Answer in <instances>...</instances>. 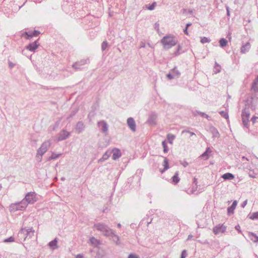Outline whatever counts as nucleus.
I'll return each mask as SVG.
<instances>
[{
  "label": "nucleus",
  "instance_id": "6",
  "mask_svg": "<svg viewBox=\"0 0 258 258\" xmlns=\"http://www.w3.org/2000/svg\"><path fill=\"white\" fill-rule=\"evenodd\" d=\"M50 146L49 142L44 143L39 148L38 152L41 155L43 154L47 150L48 147Z\"/></svg>",
  "mask_w": 258,
  "mask_h": 258
},
{
  "label": "nucleus",
  "instance_id": "8",
  "mask_svg": "<svg viewBox=\"0 0 258 258\" xmlns=\"http://www.w3.org/2000/svg\"><path fill=\"white\" fill-rule=\"evenodd\" d=\"M112 153V158L113 160H116L117 159L119 158L121 155L120 150L118 149H113Z\"/></svg>",
  "mask_w": 258,
  "mask_h": 258
},
{
  "label": "nucleus",
  "instance_id": "10",
  "mask_svg": "<svg viewBox=\"0 0 258 258\" xmlns=\"http://www.w3.org/2000/svg\"><path fill=\"white\" fill-rule=\"evenodd\" d=\"M237 205V202L236 201H234L231 206L228 208L227 212L228 214H232L234 213V210L235 209Z\"/></svg>",
  "mask_w": 258,
  "mask_h": 258
},
{
  "label": "nucleus",
  "instance_id": "45",
  "mask_svg": "<svg viewBox=\"0 0 258 258\" xmlns=\"http://www.w3.org/2000/svg\"><path fill=\"white\" fill-rule=\"evenodd\" d=\"M247 203V201H245L244 203V205H245Z\"/></svg>",
  "mask_w": 258,
  "mask_h": 258
},
{
  "label": "nucleus",
  "instance_id": "32",
  "mask_svg": "<svg viewBox=\"0 0 258 258\" xmlns=\"http://www.w3.org/2000/svg\"><path fill=\"white\" fill-rule=\"evenodd\" d=\"M90 241L93 244H98V241H97V239H96L95 238H91L90 239Z\"/></svg>",
  "mask_w": 258,
  "mask_h": 258
},
{
  "label": "nucleus",
  "instance_id": "30",
  "mask_svg": "<svg viewBox=\"0 0 258 258\" xmlns=\"http://www.w3.org/2000/svg\"><path fill=\"white\" fill-rule=\"evenodd\" d=\"M14 238L13 237H10L9 238L6 239L4 240L5 242H14Z\"/></svg>",
  "mask_w": 258,
  "mask_h": 258
},
{
  "label": "nucleus",
  "instance_id": "19",
  "mask_svg": "<svg viewBox=\"0 0 258 258\" xmlns=\"http://www.w3.org/2000/svg\"><path fill=\"white\" fill-rule=\"evenodd\" d=\"M95 227L101 231H104L105 230V226L102 224H97L95 225Z\"/></svg>",
  "mask_w": 258,
  "mask_h": 258
},
{
  "label": "nucleus",
  "instance_id": "29",
  "mask_svg": "<svg viewBox=\"0 0 258 258\" xmlns=\"http://www.w3.org/2000/svg\"><path fill=\"white\" fill-rule=\"evenodd\" d=\"M20 205H21V208H20V207H18V208H18V209H19V210H22V208H23V209H25V208H26L27 206V204H25V203L24 201H22V202L21 203Z\"/></svg>",
  "mask_w": 258,
  "mask_h": 258
},
{
  "label": "nucleus",
  "instance_id": "3",
  "mask_svg": "<svg viewBox=\"0 0 258 258\" xmlns=\"http://www.w3.org/2000/svg\"><path fill=\"white\" fill-rule=\"evenodd\" d=\"M241 117L244 126L246 127H248L250 117L249 112L246 109H244L242 113Z\"/></svg>",
  "mask_w": 258,
  "mask_h": 258
},
{
  "label": "nucleus",
  "instance_id": "36",
  "mask_svg": "<svg viewBox=\"0 0 258 258\" xmlns=\"http://www.w3.org/2000/svg\"><path fill=\"white\" fill-rule=\"evenodd\" d=\"M59 156V155H53L52 154L50 157H49V159H55V158H58V157Z\"/></svg>",
  "mask_w": 258,
  "mask_h": 258
},
{
  "label": "nucleus",
  "instance_id": "13",
  "mask_svg": "<svg viewBox=\"0 0 258 258\" xmlns=\"http://www.w3.org/2000/svg\"><path fill=\"white\" fill-rule=\"evenodd\" d=\"M163 166H164V169L163 170H161V172L162 173H163V172H164L169 168L168 160L166 158H164V159Z\"/></svg>",
  "mask_w": 258,
  "mask_h": 258
},
{
  "label": "nucleus",
  "instance_id": "15",
  "mask_svg": "<svg viewBox=\"0 0 258 258\" xmlns=\"http://www.w3.org/2000/svg\"><path fill=\"white\" fill-rule=\"evenodd\" d=\"M69 135V133L67 131H62L60 134L59 137H58L59 140H62L65 139Z\"/></svg>",
  "mask_w": 258,
  "mask_h": 258
},
{
  "label": "nucleus",
  "instance_id": "2",
  "mask_svg": "<svg viewBox=\"0 0 258 258\" xmlns=\"http://www.w3.org/2000/svg\"><path fill=\"white\" fill-rule=\"evenodd\" d=\"M25 200L28 204H33L38 200V198L35 192H30L26 195Z\"/></svg>",
  "mask_w": 258,
  "mask_h": 258
},
{
  "label": "nucleus",
  "instance_id": "33",
  "mask_svg": "<svg viewBox=\"0 0 258 258\" xmlns=\"http://www.w3.org/2000/svg\"><path fill=\"white\" fill-rule=\"evenodd\" d=\"M220 114L222 116H223L225 118H228V115L226 112H225L224 111H222L220 112Z\"/></svg>",
  "mask_w": 258,
  "mask_h": 258
},
{
  "label": "nucleus",
  "instance_id": "42",
  "mask_svg": "<svg viewBox=\"0 0 258 258\" xmlns=\"http://www.w3.org/2000/svg\"><path fill=\"white\" fill-rule=\"evenodd\" d=\"M167 77H168L170 79H172V77H171V76L170 74L168 75H167Z\"/></svg>",
  "mask_w": 258,
  "mask_h": 258
},
{
  "label": "nucleus",
  "instance_id": "1",
  "mask_svg": "<svg viewBox=\"0 0 258 258\" xmlns=\"http://www.w3.org/2000/svg\"><path fill=\"white\" fill-rule=\"evenodd\" d=\"M161 42L165 49H169L175 46L177 41L174 35L170 34L164 36L161 39Z\"/></svg>",
  "mask_w": 258,
  "mask_h": 258
},
{
  "label": "nucleus",
  "instance_id": "46",
  "mask_svg": "<svg viewBox=\"0 0 258 258\" xmlns=\"http://www.w3.org/2000/svg\"><path fill=\"white\" fill-rule=\"evenodd\" d=\"M120 226H121V225H120V224H118V227H120Z\"/></svg>",
  "mask_w": 258,
  "mask_h": 258
},
{
  "label": "nucleus",
  "instance_id": "4",
  "mask_svg": "<svg viewBox=\"0 0 258 258\" xmlns=\"http://www.w3.org/2000/svg\"><path fill=\"white\" fill-rule=\"evenodd\" d=\"M226 227L223 225H218L213 228V231L215 234L217 235L225 231Z\"/></svg>",
  "mask_w": 258,
  "mask_h": 258
},
{
  "label": "nucleus",
  "instance_id": "44",
  "mask_svg": "<svg viewBox=\"0 0 258 258\" xmlns=\"http://www.w3.org/2000/svg\"><path fill=\"white\" fill-rule=\"evenodd\" d=\"M77 258H82V256H81V255H78L77 256Z\"/></svg>",
  "mask_w": 258,
  "mask_h": 258
},
{
  "label": "nucleus",
  "instance_id": "20",
  "mask_svg": "<svg viewBox=\"0 0 258 258\" xmlns=\"http://www.w3.org/2000/svg\"><path fill=\"white\" fill-rule=\"evenodd\" d=\"M57 240L54 239V240H52L49 243V245L52 249H54L57 247Z\"/></svg>",
  "mask_w": 258,
  "mask_h": 258
},
{
  "label": "nucleus",
  "instance_id": "26",
  "mask_svg": "<svg viewBox=\"0 0 258 258\" xmlns=\"http://www.w3.org/2000/svg\"><path fill=\"white\" fill-rule=\"evenodd\" d=\"M183 134H185L187 137H190L192 136H196V134L192 132L189 131H183Z\"/></svg>",
  "mask_w": 258,
  "mask_h": 258
},
{
  "label": "nucleus",
  "instance_id": "24",
  "mask_svg": "<svg viewBox=\"0 0 258 258\" xmlns=\"http://www.w3.org/2000/svg\"><path fill=\"white\" fill-rule=\"evenodd\" d=\"M220 45L221 47H224L227 44V41L224 38H222L219 41Z\"/></svg>",
  "mask_w": 258,
  "mask_h": 258
},
{
  "label": "nucleus",
  "instance_id": "14",
  "mask_svg": "<svg viewBox=\"0 0 258 258\" xmlns=\"http://www.w3.org/2000/svg\"><path fill=\"white\" fill-rule=\"evenodd\" d=\"M40 34V32L37 30H34L33 32H26V34L27 36V38H31L33 36H37Z\"/></svg>",
  "mask_w": 258,
  "mask_h": 258
},
{
  "label": "nucleus",
  "instance_id": "47",
  "mask_svg": "<svg viewBox=\"0 0 258 258\" xmlns=\"http://www.w3.org/2000/svg\"><path fill=\"white\" fill-rule=\"evenodd\" d=\"M228 15H229V12L228 11Z\"/></svg>",
  "mask_w": 258,
  "mask_h": 258
},
{
  "label": "nucleus",
  "instance_id": "16",
  "mask_svg": "<svg viewBox=\"0 0 258 258\" xmlns=\"http://www.w3.org/2000/svg\"><path fill=\"white\" fill-rule=\"evenodd\" d=\"M252 90L255 92L258 91V76L255 78L253 83Z\"/></svg>",
  "mask_w": 258,
  "mask_h": 258
},
{
  "label": "nucleus",
  "instance_id": "28",
  "mask_svg": "<svg viewBox=\"0 0 258 258\" xmlns=\"http://www.w3.org/2000/svg\"><path fill=\"white\" fill-rule=\"evenodd\" d=\"M156 6V2H154L151 6H146V8L149 10H152L155 8Z\"/></svg>",
  "mask_w": 258,
  "mask_h": 258
},
{
  "label": "nucleus",
  "instance_id": "43",
  "mask_svg": "<svg viewBox=\"0 0 258 258\" xmlns=\"http://www.w3.org/2000/svg\"><path fill=\"white\" fill-rule=\"evenodd\" d=\"M190 25H191L190 23H188V24H186V27L188 28Z\"/></svg>",
  "mask_w": 258,
  "mask_h": 258
},
{
  "label": "nucleus",
  "instance_id": "11",
  "mask_svg": "<svg viewBox=\"0 0 258 258\" xmlns=\"http://www.w3.org/2000/svg\"><path fill=\"white\" fill-rule=\"evenodd\" d=\"M222 177L225 180H232L234 178V176L231 173H226L222 175Z\"/></svg>",
  "mask_w": 258,
  "mask_h": 258
},
{
  "label": "nucleus",
  "instance_id": "23",
  "mask_svg": "<svg viewBox=\"0 0 258 258\" xmlns=\"http://www.w3.org/2000/svg\"><path fill=\"white\" fill-rule=\"evenodd\" d=\"M249 218L250 219H258V212H254L249 215Z\"/></svg>",
  "mask_w": 258,
  "mask_h": 258
},
{
  "label": "nucleus",
  "instance_id": "5",
  "mask_svg": "<svg viewBox=\"0 0 258 258\" xmlns=\"http://www.w3.org/2000/svg\"><path fill=\"white\" fill-rule=\"evenodd\" d=\"M127 124H128V126L130 127V128L133 132H135L136 131V124L134 119L133 118L130 117L129 118H128V119L127 120Z\"/></svg>",
  "mask_w": 258,
  "mask_h": 258
},
{
  "label": "nucleus",
  "instance_id": "27",
  "mask_svg": "<svg viewBox=\"0 0 258 258\" xmlns=\"http://www.w3.org/2000/svg\"><path fill=\"white\" fill-rule=\"evenodd\" d=\"M201 42L202 43H206L210 42V39L207 37H204L201 38Z\"/></svg>",
  "mask_w": 258,
  "mask_h": 258
},
{
  "label": "nucleus",
  "instance_id": "37",
  "mask_svg": "<svg viewBox=\"0 0 258 258\" xmlns=\"http://www.w3.org/2000/svg\"><path fill=\"white\" fill-rule=\"evenodd\" d=\"M128 258H138L136 255L134 254H130Z\"/></svg>",
  "mask_w": 258,
  "mask_h": 258
},
{
  "label": "nucleus",
  "instance_id": "25",
  "mask_svg": "<svg viewBox=\"0 0 258 258\" xmlns=\"http://www.w3.org/2000/svg\"><path fill=\"white\" fill-rule=\"evenodd\" d=\"M162 145L163 146V151L165 153H166L168 152V148L167 146V144L165 142V141H163L162 143Z\"/></svg>",
  "mask_w": 258,
  "mask_h": 258
},
{
  "label": "nucleus",
  "instance_id": "40",
  "mask_svg": "<svg viewBox=\"0 0 258 258\" xmlns=\"http://www.w3.org/2000/svg\"><path fill=\"white\" fill-rule=\"evenodd\" d=\"M9 66L11 68H12L14 67V64H13L12 62H9Z\"/></svg>",
  "mask_w": 258,
  "mask_h": 258
},
{
  "label": "nucleus",
  "instance_id": "31",
  "mask_svg": "<svg viewBox=\"0 0 258 258\" xmlns=\"http://www.w3.org/2000/svg\"><path fill=\"white\" fill-rule=\"evenodd\" d=\"M251 121L253 124L258 122V116H253L251 118Z\"/></svg>",
  "mask_w": 258,
  "mask_h": 258
},
{
  "label": "nucleus",
  "instance_id": "17",
  "mask_svg": "<svg viewBox=\"0 0 258 258\" xmlns=\"http://www.w3.org/2000/svg\"><path fill=\"white\" fill-rule=\"evenodd\" d=\"M193 184H195V189L193 190H190L188 191V194H191L194 193L195 191L197 190L198 189V182H197V179L195 177L193 180Z\"/></svg>",
  "mask_w": 258,
  "mask_h": 258
},
{
  "label": "nucleus",
  "instance_id": "9",
  "mask_svg": "<svg viewBox=\"0 0 258 258\" xmlns=\"http://www.w3.org/2000/svg\"><path fill=\"white\" fill-rule=\"evenodd\" d=\"M38 47V44L37 43V41H35L33 43H30L28 46H27L26 48L30 51H34Z\"/></svg>",
  "mask_w": 258,
  "mask_h": 258
},
{
  "label": "nucleus",
  "instance_id": "34",
  "mask_svg": "<svg viewBox=\"0 0 258 258\" xmlns=\"http://www.w3.org/2000/svg\"><path fill=\"white\" fill-rule=\"evenodd\" d=\"M107 47V43L106 41H104L102 44V48L103 50H104Z\"/></svg>",
  "mask_w": 258,
  "mask_h": 258
},
{
  "label": "nucleus",
  "instance_id": "39",
  "mask_svg": "<svg viewBox=\"0 0 258 258\" xmlns=\"http://www.w3.org/2000/svg\"><path fill=\"white\" fill-rule=\"evenodd\" d=\"M187 28L186 27L185 29L184 30V32L185 34L188 35V33L187 32Z\"/></svg>",
  "mask_w": 258,
  "mask_h": 258
},
{
  "label": "nucleus",
  "instance_id": "18",
  "mask_svg": "<svg viewBox=\"0 0 258 258\" xmlns=\"http://www.w3.org/2000/svg\"><path fill=\"white\" fill-rule=\"evenodd\" d=\"M175 136L174 135L171 134H168L167 136V139L168 141V142L170 144H173V140L175 139Z\"/></svg>",
  "mask_w": 258,
  "mask_h": 258
},
{
  "label": "nucleus",
  "instance_id": "41",
  "mask_svg": "<svg viewBox=\"0 0 258 258\" xmlns=\"http://www.w3.org/2000/svg\"><path fill=\"white\" fill-rule=\"evenodd\" d=\"M195 184H194V185H193V186H192V188H191V190L195 189ZM190 190V189H188V191H189V190ZM187 192H188V191H187Z\"/></svg>",
  "mask_w": 258,
  "mask_h": 258
},
{
  "label": "nucleus",
  "instance_id": "21",
  "mask_svg": "<svg viewBox=\"0 0 258 258\" xmlns=\"http://www.w3.org/2000/svg\"><path fill=\"white\" fill-rule=\"evenodd\" d=\"M172 182L175 184L178 183L179 181V178L178 177V174L176 173L175 175L172 177Z\"/></svg>",
  "mask_w": 258,
  "mask_h": 258
},
{
  "label": "nucleus",
  "instance_id": "12",
  "mask_svg": "<svg viewBox=\"0 0 258 258\" xmlns=\"http://www.w3.org/2000/svg\"><path fill=\"white\" fill-rule=\"evenodd\" d=\"M248 236L250 240L254 242H258V236L252 232L248 233Z\"/></svg>",
  "mask_w": 258,
  "mask_h": 258
},
{
  "label": "nucleus",
  "instance_id": "38",
  "mask_svg": "<svg viewBox=\"0 0 258 258\" xmlns=\"http://www.w3.org/2000/svg\"><path fill=\"white\" fill-rule=\"evenodd\" d=\"M103 124V130L104 131H107V126H106V124L104 122H103L102 123Z\"/></svg>",
  "mask_w": 258,
  "mask_h": 258
},
{
  "label": "nucleus",
  "instance_id": "7",
  "mask_svg": "<svg viewBox=\"0 0 258 258\" xmlns=\"http://www.w3.org/2000/svg\"><path fill=\"white\" fill-rule=\"evenodd\" d=\"M212 152V150L210 148H207L206 151L201 155V157L203 158L204 159L207 160L210 157L211 154Z\"/></svg>",
  "mask_w": 258,
  "mask_h": 258
},
{
  "label": "nucleus",
  "instance_id": "22",
  "mask_svg": "<svg viewBox=\"0 0 258 258\" xmlns=\"http://www.w3.org/2000/svg\"><path fill=\"white\" fill-rule=\"evenodd\" d=\"M249 48H250V44L249 43H247L244 46L242 47L241 52L242 53H245Z\"/></svg>",
  "mask_w": 258,
  "mask_h": 258
},
{
  "label": "nucleus",
  "instance_id": "35",
  "mask_svg": "<svg viewBox=\"0 0 258 258\" xmlns=\"http://www.w3.org/2000/svg\"><path fill=\"white\" fill-rule=\"evenodd\" d=\"M186 255L187 254H186V250H184L182 252L181 255V258H185V257L186 256Z\"/></svg>",
  "mask_w": 258,
  "mask_h": 258
}]
</instances>
